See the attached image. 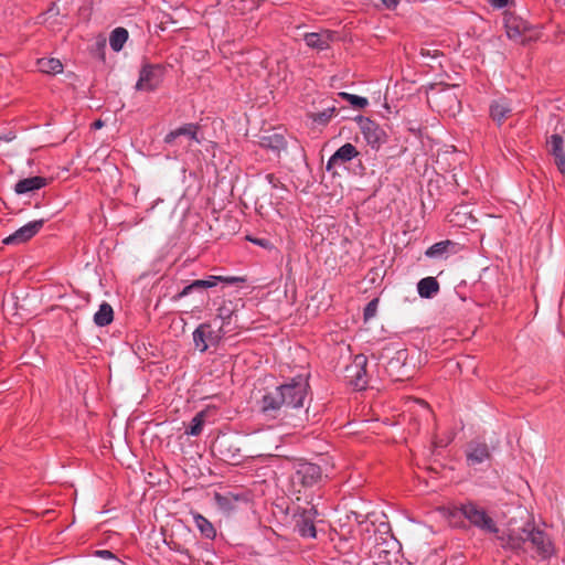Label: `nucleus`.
<instances>
[{
  "label": "nucleus",
  "mask_w": 565,
  "mask_h": 565,
  "mask_svg": "<svg viewBox=\"0 0 565 565\" xmlns=\"http://www.w3.org/2000/svg\"><path fill=\"white\" fill-rule=\"evenodd\" d=\"M308 377L298 375L289 382L273 390H268L259 401L262 413L270 417L294 415V411H300L308 397Z\"/></svg>",
  "instance_id": "obj_1"
},
{
  "label": "nucleus",
  "mask_w": 565,
  "mask_h": 565,
  "mask_svg": "<svg viewBox=\"0 0 565 565\" xmlns=\"http://www.w3.org/2000/svg\"><path fill=\"white\" fill-rule=\"evenodd\" d=\"M461 518L467 519L471 525L490 534H498L499 527L488 512L473 502H468L448 512V520L452 525H459Z\"/></svg>",
  "instance_id": "obj_2"
},
{
  "label": "nucleus",
  "mask_w": 565,
  "mask_h": 565,
  "mask_svg": "<svg viewBox=\"0 0 565 565\" xmlns=\"http://www.w3.org/2000/svg\"><path fill=\"white\" fill-rule=\"evenodd\" d=\"M223 326L214 329L211 323H201L193 331V342L196 350L205 352L211 347H216L223 337Z\"/></svg>",
  "instance_id": "obj_3"
},
{
  "label": "nucleus",
  "mask_w": 565,
  "mask_h": 565,
  "mask_svg": "<svg viewBox=\"0 0 565 565\" xmlns=\"http://www.w3.org/2000/svg\"><path fill=\"white\" fill-rule=\"evenodd\" d=\"M495 539L499 541L500 546L519 553L524 551V544L526 543V535L523 533L522 529H515L512 526V521L508 523L507 529L500 531L498 534H494Z\"/></svg>",
  "instance_id": "obj_4"
},
{
  "label": "nucleus",
  "mask_w": 565,
  "mask_h": 565,
  "mask_svg": "<svg viewBox=\"0 0 565 565\" xmlns=\"http://www.w3.org/2000/svg\"><path fill=\"white\" fill-rule=\"evenodd\" d=\"M321 478L322 471L318 465L302 461L296 465L292 482L308 488L317 484Z\"/></svg>",
  "instance_id": "obj_5"
},
{
  "label": "nucleus",
  "mask_w": 565,
  "mask_h": 565,
  "mask_svg": "<svg viewBox=\"0 0 565 565\" xmlns=\"http://www.w3.org/2000/svg\"><path fill=\"white\" fill-rule=\"evenodd\" d=\"M366 356L364 354H358L355 355L353 363L345 369L347 377L356 390H363L366 387Z\"/></svg>",
  "instance_id": "obj_6"
},
{
  "label": "nucleus",
  "mask_w": 565,
  "mask_h": 565,
  "mask_svg": "<svg viewBox=\"0 0 565 565\" xmlns=\"http://www.w3.org/2000/svg\"><path fill=\"white\" fill-rule=\"evenodd\" d=\"M523 533L526 535V542H530L542 557H548L552 555V542L544 532L536 530L529 524L527 526H523Z\"/></svg>",
  "instance_id": "obj_7"
},
{
  "label": "nucleus",
  "mask_w": 565,
  "mask_h": 565,
  "mask_svg": "<svg viewBox=\"0 0 565 565\" xmlns=\"http://www.w3.org/2000/svg\"><path fill=\"white\" fill-rule=\"evenodd\" d=\"M213 449L220 454L223 460L233 463L239 461L243 457L236 439L226 435L214 441Z\"/></svg>",
  "instance_id": "obj_8"
},
{
  "label": "nucleus",
  "mask_w": 565,
  "mask_h": 565,
  "mask_svg": "<svg viewBox=\"0 0 565 565\" xmlns=\"http://www.w3.org/2000/svg\"><path fill=\"white\" fill-rule=\"evenodd\" d=\"M359 122L364 139L372 148H379L385 142L386 134L380 125L369 118H360Z\"/></svg>",
  "instance_id": "obj_9"
},
{
  "label": "nucleus",
  "mask_w": 565,
  "mask_h": 565,
  "mask_svg": "<svg viewBox=\"0 0 565 565\" xmlns=\"http://www.w3.org/2000/svg\"><path fill=\"white\" fill-rule=\"evenodd\" d=\"M44 221L43 220H36L33 222H30L25 224L24 226L17 230L13 234L9 235L3 239V243L7 245H20L29 239H31L33 236H35L40 230L43 227Z\"/></svg>",
  "instance_id": "obj_10"
},
{
  "label": "nucleus",
  "mask_w": 565,
  "mask_h": 565,
  "mask_svg": "<svg viewBox=\"0 0 565 565\" xmlns=\"http://www.w3.org/2000/svg\"><path fill=\"white\" fill-rule=\"evenodd\" d=\"M161 82V70L158 66H145L139 74L136 84L137 90L151 92L156 89Z\"/></svg>",
  "instance_id": "obj_11"
},
{
  "label": "nucleus",
  "mask_w": 565,
  "mask_h": 565,
  "mask_svg": "<svg viewBox=\"0 0 565 565\" xmlns=\"http://www.w3.org/2000/svg\"><path fill=\"white\" fill-rule=\"evenodd\" d=\"M359 154V151L352 143H345L340 147L328 160L326 169L328 171L335 170L338 167L351 161Z\"/></svg>",
  "instance_id": "obj_12"
},
{
  "label": "nucleus",
  "mask_w": 565,
  "mask_h": 565,
  "mask_svg": "<svg viewBox=\"0 0 565 565\" xmlns=\"http://www.w3.org/2000/svg\"><path fill=\"white\" fill-rule=\"evenodd\" d=\"M223 280L233 284L241 279L237 277L223 278L221 276H210L207 279H198V280H194L192 284L185 286L179 296L185 297L194 290L212 288V287L216 286L218 281H223Z\"/></svg>",
  "instance_id": "obj_13"
},
{
  "label": "nucleus",
  "mask_w": 565,
  "mask_h": 565,
  "mask_svg": "<svg viewBox=\"0 0 565 565\" xmlns=\"http://www.w3.org/2000/svg\"><path fill=\"white\" fill-rule=\"evenodd\" d=\"M316 515L317 510L315 508L303 510V512L299 515L296 526L301 536L316 537V527L313 523Z\"/></svg>",
  "instance_id": "obj_14"
},
{
  "label": "nucleus",
  "mask_w": 565,
  "mask_h": 565,
  "mask_svg": "<svg viewBox=\"0 0 565 565\" xmlns=\"http://www.w3.org/2000/svg\"><path fill=\"white\" fill-rule=\"evenodd\" d=\"M437 103L444 113L455 116L461 109L458 96L451 89H446L438 95Z\"/></svg>",
  "instance_id": "obj_15"
},
{
  "label": "nucleus",
  "mask_w": 565,
  "mask_h": 565,
  "mask_svg": "<svg viewBox=\"0 0 565 565\" xmlns=\"http://www.w3.org/2000/svg\"><path fill=\"white\" fill-rule=\"evenodd\" d=\"M490 458L488 445L479 441H471L467 448V461L470 466L479 465Z\"/></svg>",
  "instance_id": "obj_16"
},
{
  "label": "nucleus",
  "mask_w": 565,
  "mask_h": 565,
  "mask_svg": "<svg viewBox=\"0 0 565 565\" xmlns=\"http://www.w3.org/2000/svg\"><path fill=\"white\" fill-rule=\"evenodd\" d=\"M198 130H199V126L196 124H185L182 127H179V128L170 131L164 137V142L172 143V142H174V140L177 138H179L181 136L188 138L189 140H194L196 142H199Z\"/></svg>",
  "instance_id": "obj_17"
},
{
  "label": "nucleus",
  "mask_w": 565,
  "mask_h": 565,
  "mask_svg": "<svg viewBox=\"0 0 565 565\" xmlns=\"http://www.w3.org/2000/svg\"><path fill=\"white\" fill-rule=\"evenodd\" d=\"M563 138L559 135H552L548 141L550 151L554 156L558 170L565 172V152L563 148Z\"/></svg>",
  "instance_id": "obj_18"
},
{
  "label": "nucleus",
  "mask_w": 565,
  "mask_h": 565,
  "mask_svg": "<svg viewBox=\"0 0 565 565\" xmlns=\"http://www.w3.org/2000/svg\"><path fill=\"white\" fill-rule=\"evenodd\" d=\"M505 29H507V35L509 39L514 41L524 42L525 39L523 38L524 32L526 31L527 26L524 21H522L519 18L510 17L505 20Z\"/></svg>",
  "instance_id": "obj_19"
},
{
  "label": "nucleus",
  "mask_w": 565,
  "mask_h": 565,
  "mask_svg": "<svg viewBox=\"0 0 565 565\" xmlns=\"http://www.w3.org/2000/svg\"><path fill=\"white\" fill-rule=\"evenodd\" d=\"M46 183H47V180L45 178L31 177V178L20 180L14 185V191L18 194H24V193H29V192L39 190V189L45 186Z\"/></svg>",
  "instance_id": "obj_20"
},
{
  "label": "nucleus",
  "mask_w": 565,
  "mask_h": 565,
  "mask_svg": "<svg viewBox=\"0 0 565 565\" xmlns=\"http://www.w3.org/2000/svg\"><path fill=\"white\" fill-rule=\"evenodd\" d=\"M512 113V107L504 99L495 100L490 107V114L494 121L501 125Z\"/></svg>",
  "instance_id": "obj_21"
},
{
  "label": "nucleus",
  "mask_w": 565,
  "mask_h": 565,
  "mask_svg": "<svg viewBox=\"0 0 565 565\" xmlns=\"http://www.w3.org/2000/svg\"><path fill=\"white\" fill-rule=\"evenodd\" d=\"M331 36L328 33H307L305 35V42L309 47L317 49L319 51L329 47Z\"/></svg>",
  "instance_id": "obj_22"
},
{
  "label": "nucleus",
  "mask_w": 565,
  "mask_h": 565,
  "mask_svg": "<svg viewBox=\"0 0 565 565\" xmlns=\"http://www.w3.org/2000/svg\"><path fill=\"white\" fill-rule=\"evenodd\" d=\"M417 290L420 297L431 298L439 291V282L435 277H426L417 284Z\"/></svg>",
  "instance_id": "obj_23"
},
{
  "label": "nucleus",
  "mask_w": 565,
  "mask_h": 565,
  "mask_svg": "<svg viewBox=\"0 0 565 565\" xmlns=\"http://www.w3.org/2000/svg\"><path fill=\"white\" fill-rule=\"evenodd\" d=\"M260 146L279 152L285 149L286 140L280 134H271L260 138Z\"/></svg>",
  "instance_id": "obj_24"
},
{
  "label": "nucleus",
  "mask_w": 565,
  "mask_h": 565,
  "mask_svg": "<svg viewBox=\"0 0 565 565\" xmlns=\"http://www.w3.org/2000/svg\"><path fill=\"white\" fill-rule=\"evenodd\" d=\"M114 319V311L109 303L103 302L94 315V322L99 327L108 326Z\"/></svg>",
  "instance_id": "obj_25"
},
{
  "label": "nucleus",
  "mask_w": 565,
  "mask_h": 565,
  "mask_svg": "<svg viewBox=\"0 0 565 565\" xmlns=\"http://www.w3.org/2000/svg\"><path fill=\"white\" fill-rule=\"evenodd\" d=\"M38 67L42 73L45 74H58L63 71V64L58 58H40L38 60Z\"/></svg>",
  "instance_id": "obj_26"
},
{
  "label": "nucleus",
  "mask_w": 565,
  "mask_h": 565,
  "mask_svg": "<svg viewBox=\"0 0 565 565\" xmlns=\"http://www.w3.org/2000/svg\"><path fill=\"white\" fill-rule=\"evenodd\" d=\"M193 520H194L196 527L199 529V531L201 532V534L204 537L210 539V540L215 537L216 531H215L213 524L207 519H205L203 515L196 513L193 515Z\"/></svg>",
  "instance_id": "obj_27"
},
{
  "label": "nucleus",
  "mask_w": 565,
  "mask_h": 565,
  "mask_svg": "<svg viewBox=\"0 0 565 565\" xmlns=\"http://www.w3.org/2000/svg\"><path fill=\"white\" fill-rule=\"evenodd\" d=\"M215 501L221 510L224 512H230L236 508L239 498L232 493H216Z\"/></svg>",
  "instance_id": "obj_28"
},
{
  "label": "nucleus",
  "mask_w": 565,
  "mask_h": 565,
  "mask_svg": "<svg viewBox=\"0 0 565 565\" xmlns=\"http://www.w3.org/2000/svg\"><path fill=\"white\" fill-rule=\"evenodd\" d=\"M128 39V31L124 28H116L109 38L110 47L119 52Z\"/></svg>",
  "instance_id": "obj_29"
},
{
  "label": "nucleus",
  "mask_w": 565,
  "mask_h": 565,
  "mask_svg": "<svg viewBox=\"0 0 565 565\" xmlns=\"http://www.w3.org/2000/svg\"><path fill=\"white\" fill-rule=\"evenodd\" d=\"M236 311V306L232 301H224L222 306L217 308V318L223 321L224 326Z\"/></svg>",
  "instance_id": "obj_30"
},
{
  "label": "nucleus",
  "mask_w": 565,
  "mask_h": 565,
  "mask_svg": "<svg viewBox=\"0 0 565 565\" xmlns=\"http://www.w3.org/2000/svg\"><path fill=\"white\" fill-rule=\"evenodd\" d=\"M334 113H335V107L332 106V107H328V108L323 109L322 111L310 113L309 117L315 122L326 125L333 117Z\"/></svg>",
  "instance_id": "obj_31"
},
{
  "label": "nucleus",
  "mask_w": 565,
  "mask_h": 565,
  "mask_svg": "<svg viewBox=\"0 0 565 565\" xmlns=\"http://www.w3.org/2000/svg\"><path fill=\"white\" fill-rule=\"evenodd\" d=\"M339 96L348 100L354 108L362 109L369 105V100L365 97H361L345 92L339 93Z\"/></svg>",
  "instance_id": "obj_32"
},
{
  "label": "nucleus",
  "mask_w": 565,
  "mask_h": 565,
  "mask_svg": "<svg viewBox=\"0 0 565 565\" xmlns=\"http://www.w3.org/2000/svg\"><path fill=\"white\" fill-rule=\"evenodd\" d=\"M203 425H204V414L198 413L193 417L191 425H190L189 429L186 430V434L192 435V436L200 435L202 431Z\"/></svg>",
  "instance_id": "obj_33"
},
{
  "label": "nucleus",
  "mask_w": 565,
  "mask_h": 565,
  "mask_svg": "<svg viewBox=\"0 0 565 565\" xmlns=\"http://www.w3.org/2000/svg\"><path fill=\"white\" fill-rule=\"evenodd\" d=\"M449 244H450V242H448V241L438 242V243L434 244L426 250V256H428V257L441 256L443 254L446 253Z\"/></svg>",
  "instance_id": "obj_34"
},
{
  "label": "nucleus",
  "mask_w": 565,
  "mask_h": 565,
  "mask_svg": "<svg viewBox=\"0 0 565 565\" xmlns=\"http://www.w3.org/2000/svg\"><path fill=\"white\" fill-rule=\"evenodd\" d=\"M419 53L423 57L430 60H437L443 56V53L438 49L431 46H422Z\"/></svg>",
  "instance_id": "obj_35"
},
{
  "label": "nucleus",
  "mask_w": 565,
  "mask_h": 565,
  "mask_svg": "<svg viewBox=\"0 0 565 565\" xmlns=\"http://www.w3.org/2000/svg\"><path fill=\"white\" fill-rule=\"evenodd\" d=\"M377 302H379L377 299H373L372 301H370L366 305V307L364 309V319L365 320H370V319H372L376 315Z\"/></svg>",
  "instance_id": "obj_36"
},
{
  "label": "nucleus",
  "mask_w": 565,
  "mask_h": 565,
  "mask_svg": "<svg viewBox=\"0 0 565 565\" xmlns=\"http://www.w3.org/2000/svg\"><path fill=\"white\" fill-rule=\"evenodd\" d=\"M451 223H455L456 225L458 226H466L467 225V221H461L460 220V211H457V212H454L451 214V217L449 220Z\"/></svg>",
  "instance_id": "obj_37"
},
{
  "label": "nucleus",
  "mask_w": 565,
  "mask_h": 565,
  "mask_svg": "<svg viewBox=\"0 0 565 565\" xmlns=\"http://www.w3.org/2000/svg\"><path fill=\"white\" fill-rule=\"evenodd\" d=\"M168 544H169L171 550L177 551L179 553L188 554V550L183 545H181V544H179V543H177L174 541H170Z\"/></svg>",
  "instance_id": "obj_38"
},
{
  "label": "nucleus",
  "mask_w": 565,
  "mask_h": 565,
  "mask_svg": "<svg viewBox=\"0 0 565 565\" xmlns=\"http://www.w3.org/2000/svg\"><path fill=\"white\" fill-rule=\"evenodd\" d=\"M401 0H381V2L383 3V6H385V8L387 9H394L397 7V4L399 3Z\"/></svg>",
  "instance_id": "obj_39"
},
{
  "label": "nucleus",
  "mask_w": 565,
  "mask_h": 565,
  "mask_svg": "<svg viewBox=\"0 0 565 565\" xmlns=\"http://www.w3.org/2000/svg\"><path fill=\"white\" fill-rule=\"evenodd\" d=\"M489 2L491 3V6L495 8H503L504 6H507L508 0H489Z\"/></svg>",
  "instance_id": "obj_40"
},
{
  "label": "nucleus",
  "mask_w": 565,
  "mask_h": 565,
  "mask_svg": "<svg viewBox=\"0 0 565 565\" xmlns=\"http://www.w3.org/2000/svg\"><path fill=\"white\" fill-rule=\"evenodd\" d=\"M103 121L102 120H96L94 124H93V127L98 129V128H102L103 127Z\"/></svg>",
  "instance_id": "obj_41"
},
{
  "label": "nucleus",
  "mask_w": 565,
  "mask_h": 565,
  "mask_svg": "<svg viewBox=\"0 0 565 565\" xmlns=\"http://www.w3.org/2000/svg\"><path fill=\"white\" fill-rule=\"evenodd\" d=\"M99 554H100L102 556L113 557V554H111V552H109V551H100V552H99Z\"/></svg>",
  "instance_id": "obj_42"
},
{
  "label": "nucleus",
  "mask_w": 565,
  "mask_h": 565,
  "mask_svg": "<svg viewBox=\"0 0 565 565\" xmlns=\"http://www.w3.org/2000/svg\"><path fill=\"white\" fill-rule=\"evenodd\" d=\"M267 179L269 180V182H273V180H274V175H273V174H268V175H267Z\"/></svg>",
  "instance_id": "obj_43"
},
{
  "label": "nucleus",
  "mask_w": 565,
  "mask_h": 565,
  "mask_svg": "<svg viewBox=\"0 0 565 565\" xmlns=\"http://www.w3.org/2000/svg\"><path fill=\"white\" fill-rule=\"evenodd\" d=\"M255 243L259 244V245H264L263 244V241H254Z\"/></svg>",
  "instance_id": "obj_44"
},
{
  "label": "nucleus",
  "mask_w": 565,
  "mask_h": 565,
  "mask_svg": "<svg viewBox=\"0 0 565 565\" xmlns=\"http://www.w3.org/2000/svg\"><path fill=\"white\" fill-rule=\"evenodd\" d=\"M468 218H469V220H471V223H475V222H476V220H472V217H471V216H469Z\"/></svg>",
  "instance_id": "obj_45"
}]
</instances>
